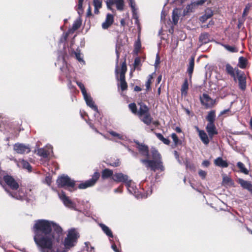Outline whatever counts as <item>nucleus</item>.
<instances>
[{
	"label": "nucleus",
	"mask_w": 252,
	"mask_h": 252,
	"mask_svg": "<svg viewBox=\"0 0 252 252\" xmlns=\"http://www.w3.org/2000/svg\"><path fill=\"white\" fill-rule=\"evenodd\" d=\"M33 231L34 241L41 252H66L57 248L62 235V229L57 224L46 220H36Z\"/></svg>",
	"instance_id": "1"
},
{
	"label": "nucleus",
	"mask_w": 252,
	"mask_h": 252,
	"mask_svg": "<svg viewBox=\"0 0 252 252\" xmlns=\"http://www.w3.org/2000/svg\"><path fill=\"white\" fill-rule=\"evenodd\" d=\"M2 178H3V181L6 185L12 190L11 191L8 190L2 184L1 186L10 196L18 200H24L26 198L25 192L24 189H19H19V186L12 177L8 175H4V173L2 176Z\"/></svg>",
	"instance_id": "2"
},
{
	"label": "nucleus",
	"mask_w": 252,
	"mask_h": 252,
	"mask_svg": "<svg viewBox=\"0 0 252 252\" xmlns=\"http://www.w3.org/2000/svg\"><path fill=\"white\" fill-rule=\"evenodd\" d=\"M153 159H141L140 161L145 165L147 168H150L152 170L156 171L157 170H160L163 171L164 167L160 160L161 157L158 151L155 148L151 149Z\"/></svg>",
	"instance_id": "3"
},
{
	"label": "nucleus",
	"mask_w": 252,
	"mask_h": 252,
	"mask_svg": "<svg viewBox=\"0 0 252 252\" xmlns=\"http://www.w3.org/2000/svg\"><path fill=\"white\" fill-rule=\"evenodd\" d=\"M78 233L74 229L68 230L66 237L64 241V245L66 249H69L75 246L78 238Z\"/></svg>",
	"instance_id": "4"
},
{
	"label": "nucleus",
	"mask_w": 252,
	"mask_h": 252,
	"mask_svg": "<svg viewBox=\"0 0 252 252\" xmlns=\"http://www.w3.org/2000/svg\"><path fill=\"white\" fill-rule=\"evenodd\" d=\"M57 183L58 187L61 188L72 189L75 186V181L72 180L67 175H64L58 178Z\"/></svg>",
	"instance_id": "5"
},
{
	"label": "nucleus",
	"mask_w": 252,
	"mask_h": 252,
	"mask_svg": "<svg viewBox=\"0 0 252 252\" xmlns=\"http://www.w3.org/2000/svg\"><path fill=\"white\" fill-rule=\"evenodd\" d=\"M128 191L131 193L133 194L136 198H140L143 197H147L148 195L151 194L152 190H150L149 192L147 193V195L146 196H143L142 195L139 193V192L135 187L134 183L132 182L131 180H130L128 182H126V184Z\"/></svg>",
	"instance_id": "6"
},
{
	"label": "nucleus",
	"mask_w": 252,
	"mask_h": 252,
	"mask_svg": "<svg viewBox=\"0 0 252 252\" xmlns=\"http://www.w3.org/2000/svg\"><path fill=\"white\" fill-rule=\"evenodd\" d=\"M58 195L59 198L62 201L65 206L74 210L79 211L76 208V204L75 202L71 200L68 197L66 196L64 192H62L59 193Z\"/></svg>",
	"instance_id": "7"
},
{
	"label": "nucleus",
	"mask_w": 252,
	"mask_h": 252,
	"mask_svg": "<svg viewBox=\"0 0 252 252\" xmlns=\"http://www.w3.org/2000/svg\"><path fill=\"white\" fill-rule=\"evenodd\" d=\"M58 195L59 198L62 201L65 206L74 210L79 211L76 208V204L75 202L71 200L68 197L66 196L64 192H62L59 193Z\"/></svg>",
	"instance_id": "8"
},
{
	"label": "nucleus",
	"mask_w": 252,
	"mask_h": 252,
	"mask_svg": "<svg viewBox=\"0 0 252 252\" xmlns=\"http://www.w3.org/2000/svg\"><path fill=\"white\" fill-rule=\"evenodd\" d=\"M99 176L100 175L98 172H94L91 179L80 184L78 186V188L80 189H85L94 186L98 179Z\"/></svg>",
	"instance_id": "9"
},
{
	"label": "nucleus",
	"mask_w": 252,
	"mask_h": 252,
	"mask_svg": "<svg viewBox=\"0 0 252 252\" xmlns=\"http://www.w3.org/2000/svg\"><path fill=\"white\" fill-rule=\"evenodd\" d=\"M13 150L18 154H25L30 152L31 148L29 145L17 143L13 145Z\"/></svg>",
	"instance_id": "10"
},
{
	"label": "nucleus",
	"mask_w": 252,
	"mask_h": 252,
	"mask_svg": "<svg viewBox=\"0 0 252 252\" xmlns=\"http://www.w3.org/2000/svg\"><path fill=\"white\" fill-rule=\"evenodd\" d=\"M83 97L87 105L95 111L94 116L95 117H98V115H99V111L97 107L94 104V102L93 101L92 97L90 95L88 94H86V95H83Z\"/></svg>",
	"instance_id": "11"
},
{
	"label": "nucleus",
	"mask_w": 252,
	"mask_h": 252,
	"mask_svg": "<svg viewBox=\"0 0 252 252\" xmlns=\"http://www.w3.org/2000/svg\"><path fill=\"white\" fill-rule=\"evenodd\" d=\"M134 142L137 145L136 148L141 155L148 158H149L148 147L144 144L140 143L138 141H135Z\"/></svg>",
	"instance_id": "12"
},
{
	"label": "nucleus",
	"mask_w": 252,
	"mask_h": 252,
	"mask_svg": "<svg viewBox=\"0 0 252 252\" xmlns=\"http://www.w3.org/2000/svg\"><path fill=\"white\" fill-rule=\"evenodd\" d=\"M201 103L206 107H211L215 103V101L212 99L208 94H204L200 98Z\"/></svg>",
	"instance_id": "13"
},
{
	"label": "nucleus",
	"mask_w": 252,
	"mask_h": 252,
	"mask_svg": "<svg viewBox=\"0 0 252 252\" xmlns=\"http://www.w3.org/2000/svg\"><path fill=\"white\" fill-rule=\"evenodd\" d=\"M112 179L114 181L117 182H124L126 184L127 182H128L130 180L128 179L127 175L124 174L122 173H116L113 175Z\"/></svg>",
	"instance_id": "14"
},
{
	"label": "nucleus",
	"mask_w": 252,
	"mask_h": 252,
	"mask_svg": "<svg viewBox=\"0 0 252 252\" xmlns=\"http://www.w3.org/2000/svg\"><path fill=\"white\" fill-rule=\"evenodd\" d=\"M206 129L210 139H212L215 135L218 134V131L214 124H207Z\"/></svg>",
	"instance_id": "15"
},
{
	"label": "nucleus",
	"mask_w": 252,
	"mask_h": 252,
	"mask_svg": "<svg viewBox=\"0 0 252 252\" xmlns=\"http://www.w3.org/2000/svg\"><path fill=\"white\" fill-rule=\"evenodd\" d=\"M236 74L239 82V86L241 90H244L246 87L245 78L238 69L236 70Z\"/></svg>",
	"instance_id": "16"
},
{
	"label": "nucleus",
	"mask_w": 252,
	"mask_h": 252,
	"mask_svg": "<svg viewBox=\"0 0 252 252\" xmlns=\"http://www.w3.org/2000/svg\"><path fill=\"white\" fill-rule=\"evenodd\" d=\"M197 130L201 141L205 145H207L210 142L209 137H208L207 133L203 130H200L198 127H197Z\"/></svg>",
	"instance_id": "17"
},
{
	"label": "nucleus",
	"mask_w": 252,
	"mask_h": 252,
	"mask_svg": "<svg viewBox=\"0 0 252 252\" xmlns=\"http://www.w3.org/2000/svg\"><path fill=\"white\" fill-rule=\"evenodd\" d=\"M113 16L111 14H107L105 21L102 24V28L103 29H107L113 24Z\"/></svg>",
	"instance_id": "18"
},
{
	"label": "nucleus",
	"mask_w": 252,
	"mask_h": 252,
	"mask_svg": "<svg viewBox=\"0 0 252 252\" xmlns=\"http://www.w3.org/2000/svg\"><path fill=\"white\" fill-rule=\"evenodd\" d=\"M238 183L241 187L252 193V185L250 182L244 180L242 179H238Z\"/></svg>",
	"instance_id": "19"
},
{
	"label": "nucleus",
	"mask_w": 252,
	"mask_h": 252,
	"mask_svg": "<svg viewBox=\"0 0 252 252\" xmlns=\"http://www.w3.org/2000/svg\"><path fill=\"white\" fill-rule=\"evenodd\" d=\"M51 152H52L51 147L48 149L46 148H40L37 150V154L44 158H48Z\"/></svg>",
	"instance_id": "20"
},
{
	"label": "nucleus",
	"mask_w": 252,
	"mask_h": 252,
	"mask_svg": "<svg viewBox=\"0 0 252 252\" xmlns=\"http://www.w3.org/2000/svg\"><path fill=\"white\" fill-rule=\"evenodd\" d=\"M213 15V11L210 8H207L205 11V14L199 18V20L202 23H204L207 20L210 18Z\"/></svg>",
	"instance_id": "21"
},
{
	"label": "nucleus",
	"mask_w": 252,
	"mask_h": 252,
	"mask_svg": "<svg viewBox=\"0 0 252 252\" xmlns=\"http://www.w3.org/2000/svg\"><path fill=\"white\" fill-rule=\"evenodd\" d=\"M214 164L219 167L226 168L228 166V164L226 160H224L221 157H218L214 160Z\"/></svg>",
	"instance_id": "22"
},
{
	"label": "nucleus",
	"mask_w": 252,
	"mask_h": 252,
	"mask_svg": "<svg viewBox=\"0 0 252 252\" xmlns=\"http://www.w3.org/2000/svg\"><path fill=\"white\" fill-rule=\"evenodd\" d=\"M181 13V10L179 8H174L172 11V19L173 23L174 25H176L178 22L180 15Z\"/></svg>",
	"instance_id": "23"
},
{
	"label": "nucleus",
	"mask_w": 252,
	"mask_h": 252,
	"mask_svg": "<svg viewBox=\"0 0 252 252\" xmlns=\"http://www.w3.org/2000/svg\"><path fill=\"white\" fill-rule=\"evenodd\" d=\"M99 226L101 227L103 232L109 238H113V235L111 230L103 223H99Z\"/></svg>",
	"instance_id": "24"
},
{
	"label": "nucleus",
	"mask_w": 252,
	"mask_h": 252,
	"mask_svg": "<svg viewBox=\"0 0 252 252\" xmlns=\"http://www.w3.org/2000/svg\"><path fill=\"white\" fill-rule=\"evenodd\" d=\"M194 66V58L191 57L189 60V63L188 67L187 72L190 78L191 77Z\"/></svg>",
	"instance_id": "25"
},
{
	"label": "nucleus",
	"mask_w": 252,
	"mask_h": 252,
	"mask_svg": "<svg viewBox=\"0 0 252 252\" xmlns=\"http://www.w3.org/2000/svg\"><path fill=\"white\" fill-rule=\"evenodd\" d=\"M139 105L140 108L137 113L139 117H142L144 114L148 113L149 109L146 105L142 103H140Z\"/></svg>",
	"instance_id": "26"
},
{
	"label": "nucleus",
	"mask_w": 252,
	"mask_h": 252,
	"mask_svg": "<svg viewBox=\"0 0 252 252\" xmlns=\"http://www.w3.org/2000/svg\"><path fill=\"white\" fill-rule=\"evenodd\" d=\"M195 7V3L194 2L188 4L183 11V15L186 16L188 13L193 12Z\"/></svg>",
	"instance_id": "27"
},
{
	"label": "nucleus",
	"mask_w": 252,
	"mask_h": 252,
	"mask_svg": "<svg viewBox=\"0 0 252 252\" xmlns=\"http://www.w3.org/2000/svg\"><path fill=\"white\" fill-rule=\"evenodd\" d=\"M199 40L202 44L208 43L210 41L209 34L206 32L201 33L199 36Z\"/></svg>",
	"instance_id": "28"
},
{
	"label": "nucleus",
	"mask_w": 252,
	"mask_h": 252,
	"mask_svg": "<svg viewBox=\"0 0 252 252\" xmlns=\"http://www.w3.org/2000/svg\"><path fill=\"white\" fill-rule=\"evenodd\" d=\"M238 68L234 69L233 67L229 64H226V71L228 74L230 75L235 80V72Z\"/></svg>",
	"instance_id": "29"
},
{
	"label": "nucleus",
	"mask_w": 252,
	"mask_h": 252,
	"mask_svg": "<svg viewBox=\"0 0 252 252\" xmlns=\"http://www.w3.org/2000/svg\"><path fill=\"white\" fill-rule=\"evenodd\" d=\"M215 118V111L214 110L210 111L206 117V119L208 122V124H214Z\"/></svg>",
	"instance_id": "30"
},
{
	"label": "nucleus",
	"mask_w": 252,
	"mask_h": 252,
	"mask_svg": "<svg viewBox=\"0 0 252 252\" xmlns=\"http://www.w3.org/2000/svg\"><path fill=\"white\" fill-rule=\"evenodd\" d=\"M18 165V166H22L24 169H27L29 171H31L32 170V167L30 163L24 159L19 161Z\"/></svg>",
	"instance_id": "31"
},
{
	"label": "nucleus",
	"mask_w": 252,
	"mask_h": 252,
	"mask_svg": "<svg viewBox=\"0 0 252 252\" xmlns=\"http://www.w3.org/2000/svg\"><path fill=\"white\" fill-rule=\"evenodd\" d=\"M113 172L109 169H105L102 172L101 177L103 179H107L113 175Z\"/></svg>",
	"instance_id": "32"
},
{
	"label": "nucleus",
	"mask_w": 252,
	"mask_h": 252,
	"mask_svg": "<svg viewBox=\"0 0 252 252\" xmlns=\"http://www.w3.org/2000/svg\"><path fill=\"white\" fill-rule=\"evenodd\" d=\"M143 117L142 119V122L147 125H149L151 123L152 120V118L150 116V115L148 113L143 115Z\"/></svg>",
	"instance_id": "33"
},
{
	"label": "nucleus",
	"mask_w": 252,
	"mask_h": 252,
	"mask_svg": "<svg viewBox=\"0 0 252 252\" xmlns=\"http://www.w3.org/2000/svg\"><path fill=\"white\" fill-rule=\"evenodd\" d=\"M237 167L239 168L240 171L243 173H244L245 174H248L249 171L245 167L244 164L240 162L239 161L237 163Z\"/></svg>",
	"instance_id": "34"
},
{
	"label": "nucleus",
	"mask_w": 252,
	"mask_h": 252,
	"mask_svg": "<svg viewBox=\"0 0 252 252\" xmlns=\"http://www.w3.org/2000/svg\"><path fill=\"white\" fill-rule=\"evenodd\" d=\"M189 88V84L187 79H186L181 88V93L182 95H186L187 94V91Z\"/></svg>",
	"instance_id": "35"
},
{
	"label": "nucleus",
	"mask_w": 252,
	"mask_h": 252,
	"mask_svg": "<svg viewBox=\"0 0 252 252\" xmlns=\"http://www.w3.org/2000/svg\"><path fill=\"white\" fill-rule=\"evenodd\" d=\"M109 133L113 137H116L118 139L120 140H124L125 138V136L120 133H118L115 131H109Z\"/></svg>",
	"instance_id": "36"
},
{
	"label": "nucleus",
	"mask_w": 252,
	"mask_h": 252,
	"mask_svg": "<svg viewBox=\"0 0 252 252\" xmlns=\"http://www.w3.org/2000/svg\"><path fill=\"white\" fill-rule=\"evenodd\" d=\"M156 135L158 139L161 141L164 144L166 145H169L170 144V140L168 138H164L161 133H156Z\"/></svg>",
	"instance_id": "37"
},
{
	"label": "nucleus",
	"mask_w": 252,
	"mask_h": 252,
	"mask_svg": "<svg viewBox=\"0 0 252 252\" xmlns=\"http://www.w3.org/2000/svg\"><path fill=\"white\" fill-rule=\"evenodd\" d=\"M70 32L71 30H69L67 32L63 33L60 40V44L63 43V46H64V42L66 40V39Z\"/></svg>",
	"instance_id": "38"
},
{
	"label": "nucleus",
	"mask_w": 252,
	"mask_h": 252,
	"mask_svg": "<svg viewBox=\"0 0 252 252\" xmlns=\"http://www.w3.org/2000/svg\"><path fill=\"white\" fill-rule=\"evenodd\" d=\"M115 4L118 10H122L124 8L123 0H115Z\"/></svg>",
	"instance_id": "39"
},
{
	"label": "nucleus",
	"mask_w": 252,
	"mask_h": 252,
	"mask_svg": "<svg viewBox=\"0 0 252 252\" xmlns=\"http://www.w3.org/2000/svg\"><path fill=\"white\" fill-rule=\"evenodd\" d=\"M247 60L243 57H240L239 59V67L241 68H244L246 66Z\"/></svg>",
	"instance_id": "40"
},
{
	"label": "nucleus",
	"mask_w": 252,
	"mask_h": 252,
	"mask_svg": "<svg viewBox=\"0 0 252 252\" xmlns=\"http://www.w3.org/2000/svg\"><path fill=\"white\" fill-rule=\"evenodd\" d=\"M81 23L79 20H76L73 24L72 28L71 30V32H73L74 31L77 30L81 26Z\"/></svg>",
	"instance_id": "41"
},
{
	"label": "nucleus",
	"mask_w": 252,
	"mask_h": 252,
	"mask_svg": "<svg viewBox=\"0 0 252 252\" xmlns=\"http://www.w3.org/2000/svg\"><path fill=\"white\" fill-rule=\"evenodd\" d=\"M76 84H77L78 86L80 89L83 95H86V94H87V91L86 90L84 85L81 82H80L78 81H76Z\"/></svg>",
	"instance_id": "42"
},
{
	"label": "nucleus",
	"mask_w": 252,
	"mask_h": 252,
	"mask_svg": "<svg viewBox=\"0 0 252 252\" xmlns=\"http://www.w3.org/2000/svg\"><path fill=\"white\" fill-rule=\"evenodd\" d=\"M222 182L224 184L227 185H231L233 183V181L231 178L226 175H224L223 176Z\"/></svg>",
	"instance_id": "43"
},
{
	"label": "nucleus",
	"mask_w": 252,
	"mask_h": 252,
	"mask_svg": "<svg viewBox=\"0 0 252 252\" xmlns=\"http://www.w3.org/2000/svg\"><path fill=\"white\" fill-rule=\"evenodd\" d=\"M74 54L76 57V59L80 63H82L83 64L85 63V62L83 59L81 54L78 52H74Z\"/></svg>",
	"instance_id": "44"
},
{
	"label": "nucleus",
	"mask_w": 252,
	"mask_h": 252,
	"mask_svg": "<svg viewBox=\"0 0 252 252\" xmlns=\"http://www.w3.org/2000/svg\"><path fill=\"white\" fill-rule=\"evenodd\" d=\"M129 108L133 114L137 113V107L134 103H131L128 105Z\"/></svg>",
	"instance_id": "45"
},
{
	"label": "nucleus",
	"mask_w": 252,
	"mask_h": 252,
	"mask_svg": "<svg viewBox=\"0 0 252 252\" xmlns=\"http://www.w3.org/2000/svg\"><path fill=\"white\" fill-rule=\"evenodd\" d=\"M101 0H93V4L94 8H100L102 7Z\"/></svg>",
	"instance_id": "46"
},
{
	"label": "nucleus",
	"mask_w": 252,
	"mask_h": 252,
	"mask_svg": "<svg viewBox=\"0 0 252 252\" xmlns=\"http://www.w3.org/2000/svg\"><path fill=\"white\" fill-rule=\"evenodd\" d=\"M224 47L228 51L231 52H236L237 51L236 48L233 46H230L227 45H223Z\"/></svg>",
	"instance_id": "47"
},
{
	"label": "nucleus",
	"mask_w": 252,
	"mask_h": 252,
	"mask_svg": "<svg viewBox=\"0 0 252 252\" xmlns=\"http://www.w3.org/2000/svg\"><path fill=\"white\" fill-rule=\"evenodd\" d=\"M141 63V60L139 58H136L134 60V67L135 69H139L138 66L140 65Z\"/></svg>",
	"instance_id": "48"
},
{
	"label": "nucleus",
	"mask_w": 252,
	"mask_h": 252,
	"mask_svg": "<svg viewBox=\"0 0 252 252\" xmlns=\"http://www.w3.org/2000/svg\"><path fill=\"white\" fill-rule=\"evenodd\" d=\"M171 137L173 139L174 144L176 145H177L179 142V139L177 135L175 133H173L171 134Z\"/></svg>",
	"instance_id": "49"
},
{
	"label": "nucleus",
	"mask_w": 252,
	"mask_h": 252,
	"mask_svg": "<svg viewBox=\"0 0 252 252\" xmlns=\"http://www.w3.org/2000/svg\"><path fill=\"white\" fill-rule=\"evenodd\" d=\"M126 69H127V68H126V61H124L122 64L121 70L120 73H126Z\"/></svg>",
	"instance_id": "50"
},
{
	"label": "nucleus",
	"mask_w": 252,
	"mask_h": 252,
	"mask_svg": "<svg viewBox=\"0 0 252 252\" xmlns=\"http://www.w3.org/2000/svg\"><path fill=\"white\" fill-rule=\"evenodd\" d=\"M116 55H117V59H116V67L115 72L117 74H118V62H119L120 55H119V53L118 52L117 49L116 50Z\"/></svg>",
	"instance_id": "51"
},
{
	"label": "nucleus",
	"mask_w": 252,
	"mask_h": 252,
	"mask_svg": "<svg viewBox=\"0 0 252 252\" xmlns=\"http://www.w3.org/2000/svg\"><path fill=\"white\" fill-rule=\"evenodd\" d=\"M121 89L122 91H125L127 89V86L126 81L121 82Z\"/></svg>",
	"instance_id": "52"
},
{
	"label": "nucleus",
	"mask_w": 252,
	"mask_h": 252,
	"mask_svg": "<svg viewBox=\"0 0 252 252\" xmlns=\"http://www.w3.org/2000/svg\"><path fill=\"white\" fill-rule=\"evenodd\" d=\"M106 4L107 7L110 9L111 6L115 4V0H107Z\"/></svg>",
	"instance_id": "53"
},
{
	"label": "nucleus",
	"mask_w": 252,
	"mask_h": 252,
	"mask_svg": "<svg viewBox=\"0 0 252 252\" xmlns=\"http://www.w3.org/2000/svg\"><path fill=\"white\" fill-rule=\"evenodd\" d=\"M199 175L202 178L204 179L206 176V172L202 170H200L198 172Z\"/></svg>",
	"instance_id": "54"
},
{
	"label": "nucleus",
	"mask_w": 252,
	"mask_h": 252,
	"mask_svg": "<svg viewBox=\"0 0 252 252\" xmlns=\"http://www.w3.org/2000/svg\"><path fill=\"white\" fill-rule=\"evenodd\" d=\"M129 4L132 9L136 8V4L134 0H129Z\"/></svg>",
	"instance_id": "55"
},
{
	"label": "nucleus",
	"mask_w": 252,
	"mask_h": 252,
	"mask_svg": "<svg viewBox=\"0 0 252 252\" xmlns=\"http://www.w3.org/2000/svg\"><path fill=\"white\" fill-rule=\"evenodd\" d=\"M206 0H198L197 1L194 2L195 3V6L201 5L203 4Z\"/></svg>",
	"instance_id": "56"
},
{
	"label": "nucleus",
	"mask_w": 252,
	"mask_h": 252,
	"mask_svg": "<svg viewBox=\"0 0 252 252\" xmlns=\"http://www.w3.org/2000/svg\"><path fill=\"white\" fill-rule=\"evenodd\" d=\"M61 69L63 70V72H64V75H65V76L66 77V78L69 79L70 77H71V75H70V73H67L65 71V70L66 69V68H65L64 67H63V68H61Z\"/></svg>",
	"instance_id": "57"
},
{
	"label": "nucleus",
	"mask_w": 252,
	"mask_h": 252,
	"mask_svg": "<svg viewBox=\"0 0 252 252\" xmlns=\"http://www.w3.org/2000/svg\"><path fill=\"white\" fill-rule=\"evenodd\" d=\"M127 150L128 152H129L133 157H137L138 155L137 153L134 152L133 150H132L128 147H127Z\"/></svg>",
	"instance_id": "58"
},
{
	"label": "nucleus",
	"mask_w": 252,
	"mask_h": 252,
	"mask_svg": "<svg viewBox=\"0 0 252 252\" xmlns=\"http://www.w3.org/2000/svg\"><path fill=\"white\" fill-rule=\"evenodd\" d=\"M151 83V81H150V80H147V82H146L145 86L147 91L149 90L150 89Z\"/></svg>",
	"instance_id": "59"
},
{
	"label": "nucleus",
	"mask_w": 252,
	"mask_h": 252,
	"mask_svg": "<svg viewBox=\"0 0 252 252\" xmlns=\"http://www.w3.org/2000/svg\"><path fill=\"white\" fill-rule=\"evenodd\" d=\"M45 182L49 186H50L52 182L51 178L49 176L46 177L45 178Z\"/></svg>",
	"instance_id": "60"
},
{
	"label": "nucleus",
	"mask_w": 252,
	"mask_h": 252,
	"mask_svg": "<svg viewBox=\"0 0 252 252\" xmlns=\"http://www.w3.org/2000/svg\"><path fill=\"white\" fill-rule=\"evenodd\" d=\"M202 165L204 166V167H208L210 165V162L209 161L207 160H204L203 162H202Z\"/></svg>",
	"instance_id": "61"
},
{
	"label": "nucleus",
	"mask_w": 252,
	"mask_h": 252,
	"mask_svg": "<svg viewBox=\"0 0 252 252\" xmlns=\"http://www.w3.org/2000/svg\"><path fill=\"white\" fill-rule=\"evenodd\" d=\"M125 73H120V82L123 81H125Z\"/></svg>",
	"instance_id": "62"
},
{
	"label": "nucleus",
	"mask_w": 252,
	"mask_h": 252,
	"mask_svg": "<svg viewBox=\"0 0 252 252\" xmlns=\"http://www.w3.org/2000/svg\"><path fill=\"white\" fill-rule=\"evenodd\" d=\"M83 1H84V0H79L78 4V9H82Z\"/></svg>",
	"instance_id": "63"
},
{
	"label": "nucleus",
	"mask_w": 252,
	"mask_h": 252,
	"mask_svg": "<svg viewBox=\"0 0 252 252\" xmlns=\"http://www.w3.org/2000/svg\"><path fill=\"white\" fill-rule=\"evenodd\" d=\"M132 18L135 20V23L138 24V15L137 14H135L134 15H132Z\"/></svg>",
	"instance_id": "64"
}]
</instances>
